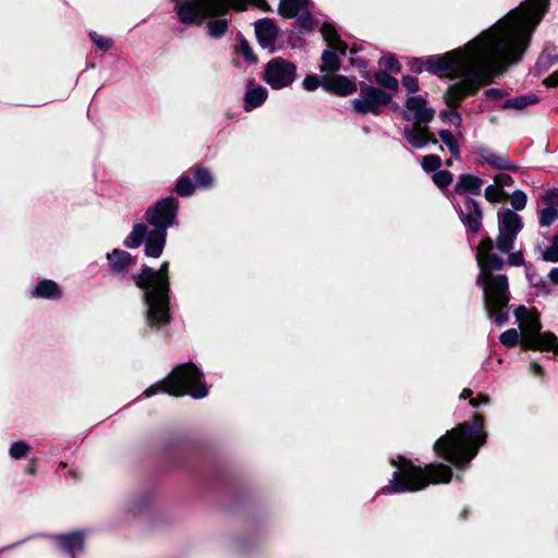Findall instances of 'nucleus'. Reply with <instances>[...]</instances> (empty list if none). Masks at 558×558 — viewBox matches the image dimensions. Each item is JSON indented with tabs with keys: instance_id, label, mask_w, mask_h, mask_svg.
<instances>
[{
	"instance_id": "obj_1",
	"label": "nucleus",
	"mask_w": 558,
	"mask_h": 558,
	"mask_svg": "<svg viewBox=\"0 0 558 558\" xmlns=\"http://www.w3.org/2000/svg\"><path fill=\"white\" fill-rule=\"evenodd\" d=\"M548 4L549 0H526L463 49L428 58L426 69L429 72L439 76L461 77L460 82L447 89L446 104L459 106L464 97L488 84L492 76L518 62Z\"/></svg>"
},
{
	"instance_id": "obj_2",
	"label": "nucleus",
	"mask_w": 558,
	"mask_h": 558,
	"mask_svg": "<svg viewBox=\"0 0 558 558\" xmlns=\"http://www.w3.org/2000/svg\"><path fill=\"white\" fill-rule=\"evenodd\" d=\"M486 434L483 430V418L474 416L473 425L460 424L447 432L434 445L436 453L457 466L468 464L477 453L480 446L485 442Z\"/></svg>"
},
{
	"instance_id": "obj_3",
	"label": "nucleus",
	"mask_w": 558,
	"mask_h": 558,
	"mask_svg": "<svg viewBox=\"0 0 558 558\" xmlns=\"http://www.w3.org/2000/svg\"><path fill=\"white\" fill-rule=\"evenodd\" d=\"M169 262H163L158 270L144 267L135 277L136 286L144 291L147 305L146 319L153 327H159L169 322Z\"/></svg>"
},
{
	"instance_id": "obj_4",
	"label": "nucleus",
	"mask_w": 558,
	"mask_h": 558,
	"mask_svg": "<svg viewBox=\"0 0 558 558\" xmlns=\"http://www.w3.org/2000/svg\"><path fill=\"white\" fill-rule=\"evenodd\" d=\"M452 471L445 464H428L425 469L414 466L410 461L400 459L398 470L393 473L389 485L383 488L385 494L416 492L428 484L449 483Z\"/></svg>"
},
{
	"instance_id": "obj_5",
	"label": "nucleus",
	"mask_w": 558,
	"mask_h": 558,
	"mask_svg": "<svg viewBox=\"0 0 558 558\" xmlns=\"http://www.w3.org/2000/svg\"><path fill=\"white\" fill-rule=\"evenodd\" d=\"M202 373L193 364H183L177 366L172 373L158 386H151L144 391L146 397H151L158 390L180 397L190 395L193 398H204L207 396V388L201 380Z\"/></svg>"
},
{
	"instance_id": "obj_6",
	"label": "nucleus",
	"mask_w": 558,
	"mask_h": 558,
	"mask_svg": "<svg viewBox=\"0 0 558 558\" xmlns=\"http://www.w3.org/2000/svg\"><path fill=\"white\" fill-rule=\"evenodd\" d=\"M514 315L520 328V343L524 349L551 350L558 353V339L551 332H541L542 325L536 310L519 306Z\"/></svg>"
},
{
	"instance_id": "obj_7",
	"label": "nucleus",
	"mask_w": 558,
	"mask_h": 558,
	"mask_svg": "<svg viewBox=\"0 0 558 558\" xmlns=\"http://www.w3.org/2000/svg\"><path fill=\"white\" fill-rule=\"evenodd\" d=\"M478 281L484 290L485 308L488 316L498 325L507 320L501 311L509 302L508 278L505 275H480Z\"/></svg>"
},
{
	"instance_id": "obj_8",
	"label": "nucleus",
	"mask_w": 558,
	"mask_h": 558,
	"mask_svg": "<svg viewBox=\"0 0 558 558\" xmlns=\"http://www.w3.org/2000/svg\"><path fill=\"white\" fill-rule=\"evenodd\" d=\"M145 240V254L148 257H159L166 244V231L154 229L148 232L143 223L135 225L124 244L128 247L135 248Z\"/></svg>"
},
{
	"instance_id": "obj_9",
	"label": "nucleus",
	"mask_w": 558,
	"mask_h": 558,
	"mask_svg": "<svg viewBox=\"0 0 558 558\" xmlns=\"http://www.w3.org/2000/svg\"><path fill=\"white\" fill-rule=\"evenodd\" d=\"M498 228L497 248L501 253H507L513 247L514 239L521 229V219L519 215L510 209L500 210L498 213Z\"/></svg>"
},
{
	"instance_id": "obj_10",
	"label": "nucleus",
	"mask_w": 558,
	"mask_h": 558,
	"mask_svg": "<svg viewBox=\"0 0 558 558\" xmlns=\"http://www.w3.org/2000/svg\"><path fill=\"white\" fill-rule=\"evenodd\" d=\"M295 71L296 69L291 62L275 58L265 65L264 80L272 88H283L294 81Z\"/></svg>"
},
{
	"instance_id": "obj_11",
	"label": "nucleus",
	"mask_w": 558,
	"mask_h": 558,
	"mask_svg": "<svg viewBox=\"0 0 558 558\" xmlns=\"http://www.w3.org/2000/svg\"><path fill=\"white\" fill-rule=\"evenodd\" d=\"M361 93V97L352 102L354 110L359 113H377L380 107L389 104L391 100L389 94L375 87H363Z\"/></svg>"
},
{
	"instance_id": "obj_12",
	"label": "nucleus",
	"mask_w": 558,
	"mask_h": 558,
	"mask_svg": "<svg viewBox=\"0 0 558 558\" xmlns=\"http://www.w3.org/2000/svg\"><path fill=\"white\" fill-rule=\"evenodd\" d=\"M174 215L175 202L172 197H167L146 211V219L155 229L166 231L172 225Z\"/></svg>"
},
{
	"instance_id": "obj_13",
	"label": "nucleus",
	"mask_w": 558,
	"mask_h": 558,
	"mask_svg": "<svg viewBox=\"0 0 558 558\" xmlns=\"http://www.w3.org/2000/svg\"><path fill=\"white\" fill-rule=\"evenodd\" d=\"M476 260L481 275L493 274V270H499L504 266V260L493 252V241L490 238H485L481 241L476 252Z\"/></svg>"
},
{
	"instance_id": "obj_14",
	"label": "nucleus",
	"mask_w": 558,
	"mask_h": 558,
	"mask_svg": "<svg viewBox=\"0 0 558 558\" xmlns=\"http://www.w3.org/2000/svg\"><path fill=\"white\" fill-rule=\"evenodd\" d=\"M405 107L404 119L413 120L414 123L427 124L435 116V110L427 107L426 100L420 96L410 97Z\"/></svg>"
},
{
	"instance_id": "obj_15",
	"label": "nucleus",
	"mask_w": 558,
	"mask_h": 558,
	"mask_svg": "<svg viewBox=\"0 0 558 558\" xmlns=\"http://www.w3.org/2000/svg\"><path fill=\"white\" fill-rule=\"evenodd\" d=\"M424 123H413L403 130L405 141L414 148L422 149L428 143L437 144V140L433 133L428 131Z\"/></svg>"
},
{
	"instance_id": "obj_16",
	"label": "nucleus",
	"mask_w": 558,
	"mask_h": 558,
	"mask_svg": "<svg viewBox=\"0 0 558 558\" xmlns=\"http://www.w3.org/2000/svg\"><path fill=\"white\" fill-rule=\"evenodd\" d=\"M323 87L338 96H348L356 90V84L354 81L343 75H332L327 77L323 82Z\"/></svg>"
},
{
	"instance_id": "obj_17",
	"label": "nucleus",
	"mask_w": 558,
	"mask_h": 558,
	"mask_svg": "<svg viewBox=\"0 0 558 558\" xmlns=\"http://www.w3.org/2000/svg\"><path fill=\"white\" fill-rule=\"evenodd\" d=\"M461 217L463 222L470 228L471 231L475 233L480 231L483 213L476 202L466 199L464 203V208L461 210Z\"/></svg>"
},
{
	"instance_id": "obj_18",
	"label": "nucleus",
	"mask_w": 558,
	"mask_h": 558,
	"mask_svg": "<svg viewBox=\"0 0 558 558\" xmlns=\"http://www.w3.org/2000/svg\"><path fill=\"white\" fill-rule=\"evenodd\" d=\"M255 32L259 44L264 48L271 47L277 37V27L269 20H263L256 23Z\"/></svg>"
},
{
	"instance_id": "obj_19",
	"label": "nucleus",
	"mask_w": 558,
	"mask_h": 558,
	"mask_svg": "<svg viewBox=\"0 0 558 558\" xmlns=\"http://www.w3.org/2000/svg\"><path fill=\"white\" fill-rule=\"evenodd\" d=\"M267 98V90L262 86L248 88L245 94V105L244 108L246 111H251L252 109L259 107Z\"/></svg>"
},
{
	"instance_id": "obj_20",
	"label": "nucleus",
	"mask_w": 558,
	"mask_h": 558,
	"mask_svg": "<svg viewBox=\"0 0 558 558\" xmlns=\"http://www.w3.org/2000/svg\"><path fill=\"white\" fill-rule=\"evenodd\" d=\"M308 0H281L279 13L288 19L294 17L302 10L306 9Z\"/></svg>"
},
{
	"instance_id": "obj_21",
	"label": "nucleus",
	"mask_w": 558,
	"mask_h": 558,
	"mask_svg": "<svg viewBox=\"0 0 558 558\" xmlns=\"http://www.w3.org/2000/svg\"><path fill=\"white\" fill-rule=\"evenodd\" d=\"M58 544L64 550L75 553L83 547L84 536L82 533H71L66 535H60L57 537Z\"/></svg>"
},
{
	"instance_id": "obj_22",
	"label": "nucleus",
	"mask_w": 558,
	"mask_h": 558,
	"mask_svg": "<svg viewBox=\"0 0 558 558\" xmlns=\"http://www.w3.org/2000/svg\"><path fill=\"white\" fill-rule=\"evenodd\" d=\"M320 32L330 48L339 51L341 54L345 53L347 45L338 38L337 33L331 25L324 24Z\"/></svg>"
},
{
	"instance_id": "obj_23",
	"label": "nucleus",
	"mask_w": 558,
	"mask_h": 558,
	"mask_svg": "<svg viewBox=\"0 0 558 558\" xmlns=\"http://www.w3.org/2000/svg\"><path fill=\"white\" fill-rule=\"evenodd\" d=\"M108 260L112 269L120 271L132 263V256L125 251L113 250L112 253L108 254Z\"/></svg>"
},
{
	"instance_id": "obj_24",
	"label": "nucleus",
	"mask_w": 558,
	"mask_h": 558,
	"mask_svg": "<svg viewBox=\"0 0 558 558\" xmlns=\"http://www.w3.org/2000/svg\"><path fill=\"white\" fill-rule=\"evenodd\" d=\"M34 295L37 298L54 299L59 298L61 293L54 281L44 280L37 286Z\"/></svg>"
},
{
	"instance_id": "obj_25",
	"label": "nucleus",
	"mask_w": 558,
	"mask_h": 558,
	"mask_svg": "<svg viewBox=\"0 0 558 558\" xmlns=\"http://www.w3.org/2000/svg\"><path fill=\"white\" fill-rule=\"evenodd\" d=\"M482 180L477 177L471 174H463L460 177L459 182L457 183V191H469L472 193H480L482 187Z\"/></svg>"
},
{
	"instance_id": "obj_26",
	"label": "nucleus",
	"mask_w": 558,
	"mask_h": 558,
	"mask_svg": "<svg viewBox=\"0 0 558 558\" xmlns=\"http://www.w3.org/2000/svg\"><path fill=\"white\" fill-rule=\"evenodd\" d=\"M322 60L324 62L320 71H330L335 72L340 68V61L336 53V51L326 50L323 52Z\"/></svg>"
},
{
	"instance_id": "obj_27",
	"label": "nucleus",
	"mask_w": 558,
	"mask_h": 558,
	"mask_svg": "<svg viewBox=\"0 0 558 558\" xmlns=\"http://www.w3.org/2000/svg\"><path fill=\"white\" fill-rule=\"evenodd\" d=\"M440 140L445 143V145L449 148L451 155L456 158L459 157V144L454 137V135L448 130H441L439 132Z\"/></svg>"
},
{
	"instance_id": "obj_28",
	"label": "nucleus",
	"mask_w": 558,
	"mask_h": 558,
	"mask_svg": "<svg viewBox=\"0 0 558 558\" xmlns=\"http://www.w3.org/2000/svg\"><path fill=\"white\" fill-rule=\"evenodd\" d=\"M207 26L209 35L218 38L227 31L228 22L225 19H217L210 21Z\"/></svg>"
},
{
	"instance_id": "obj_29",
	"label": "nucleus",
	"mask_w": 558,
	"mask_h": 558,
	"mask_svg": "<svg viewBox=\"0 0 558 558\" xmlns=\"http://www.w3.org/2000/svg\"><path fill=\"white\" fill-rule=\"evenodd\" d=\"M375 81L385 88L396 90L398 89L399 83L397 78L387 74L386 72H378L375 75Z\"/></svg>"
},
{
	"instance_id": "obj_30",
	"label": "nucleus",
	"mask_w": 558,
	"mask_h": 558,
	"mask_svg": "<svg viewBox=\"0 0 558 558\" xmlns=\"http://www.w3.org/2000/svg\"><path fill=\"white\" fill-rule=\"evenodd\" d=\"M484 160H485L486 163H488L489 166H492L493 168H496V169H508V170H513L514 169V167L511 166L508 162V160H506L501 156H496L494 154H489V155L484 157Z\"/></svg>"
},
{
	"instance_id": "obj_31",
	"label": "nucleus",
	"mask_w": 558,
	"mask_h": 558,
	"mask_svg": "<svg viewBox=\"0 0 558 558\" xmlns=\"http://www.w3.org/2000/svg\"><path fill=\"white\" fill-rule=\"evenodd\" d=\"M505 194L502 189L494 182V184L488 185L485 190V197L488 202L497 203L504 198Z\"/></svg>"
},
{
	"instance_id": "obj_32",
	"label": "nucleus",
	"mask_w": 558,
	"mask_h": 558,
	"mask_svg": "<svg viewBox=\"0 0 558 558\" xmlns=\"http://www.w3.org/2000/svg\"><path fill=\"white\" fill-rule=\"evenodd\" d=\"M558 219V211L553 206H547L541 215L539 222L542 226L547 227Z\"/></svg>"
},
{
	"instance_id": "obj_33",
	"label": "nucleus",
	"mask_w": 558,
	"mask_h": 558,
	"mask_svg": "<svg viewBox=\"0 0 558 558\" xmlns=\"http://www.w3.org/2000/svg\"><path fill=\"white\" fill-rule=\"evenodd\" d=\"M500 342L507 347H514L519 342V332L515 329H508L500 335Z\"/></svg>"
},
{
	"instance_id": "obj_34",
	"label": "nucleus",
	"mask_w": 558,
	"mask_h": 558,
	"mask_svg": "<svg viewBox=\"0 0 558 558\" xmlns=\"http://www.w3.org/2000/svg\"><path fill=\"white\" fill-rule=\"evenodd\" d=\"M441 165L440 157L436 155H427L422 160V167L425 171H435Z\"/></svg>"
},
{
	"instance_id": "obj_35",
	"label": "nucleus",
	"mask_w": 558,
	"mask_h": 558,
	"mask_svg": "<svg viewBox=\"0 0 558 558\" xmlns=\"http://www.w3.org/2000/svg\"><path fill=\"white\" fill-rule=\"evenodd\" d=\"M29 450V446L24 441H16L10 448V456L14 459H21Z\"/></svg>"
},
{
	"instance_id": "obj_36",
	"label": "nucleus",
	"mask_w": 558,
	"mask_h": 558,
	"mask_svg": "<svg viewBox=\"0 0 558 558\" xmlns=\"http://www.w3.org/2000/svg\"><path fill=\"white\" fill-rule=\"evenodd\" d=\"M434 183L444 189L452 182V175L448 171H438L433 175Z\"/></svg>"
},
{
	"instance_id": "obj_37",
	"label": "nucleus",
	"mask_w": 558,
	"mask_h": 558,
	"mask_svg": "<svg viewBox=\"0 0 558 558\" xmlns=\"http://www.w3.org/2000/svg\"><path fill=\"white\" fill-rule=\"evenodd\" d=\"M177 191L181 195L189 196L193 193L194 187L189 178H181L177 184Z\"/></svg>"
},
{
	"instance_id": "obj_38",
	"label": "nucleus",
	"mask_w": 558,
	"mask_h": 558,
	"mask_svg": "<svg viewBox=\"0 0 558 558\" xmlns=\"http://www.w3.org/2000/svg\"><path fill=\"white\" fill-rule=\"evenodd\" d=\"M380 65L390 71H393V72H399L401 69L398 60L393 56H390V54L381 57Z\"/></svg>"
},
{
	"instance_id": "obj_39",
	"label": "nucleus",
	"mask_w": 558,
	"mask_h": 558,
	"mask_svg": "<svg viewBox=\"0 0 558 558\" xmlns=\"http://www.w3.org/2000/svg\"><path fill=\"white\" fill-rule=\"evenodd\" d=\"M440 118L445 123H448L457 128H459L462 122L461 116L456 111L444 112L441 113Z\"/></svg>"
},
{
	"instance_id": "obj_40",
	"label": "nucleus",
	"mask_w": 558,
	"mask_h": 558,
	"mask_svg": "<svg viewBox=\"0 0 558 558\" xmlns=\"http://www.w3.org/2000/svg\"><path fill=\"white\" fill-rule=\"evenodd\" d=\"M195 179L199 186H209L213 182V178L207 170L197 169L195 170Z\"/></svg>"
},
{
	"instance_id": "obj_41",
	"label": "nucleus",
	"mask_w": 558,
	"mask_h": 558,
	"mask_svg": "<svg viewBox=\"0 0 558 558\" xmlns=\"http://www.w3.org/2000/svg\"><path fill=\"white\" fill-rule=\"evenodd\" d=\"M92 40L95 43V45L102 50L110 49L112 46V41L110 38L105 37L102 35L93 33L90 34Z\"/></svg>"
},
{
	"instance_id": "obj_42",
	"label": "nucleus",
	"mask_w": 558,
	"mask_h": 558,
	"mask_svg": "<svg viewBox=\"0 0 558 558\" xmlns=\"http://www.w3.org/2000/svg\"><path fill=\"white\" fill-rule=\"evenodd\" d=\"M526 204V195L521 191H515L511 195V205L517 210L523 209Z\"/></svg>"
},
{
	"instance_id": "obj_43",
	"label": "nucleus",
	"mask_w": 558,
	"mask_h": 558,
	"mask_svg": "<svg viewBox=\"0 0 558 558\" xmlns=\"http://www.w3.org/2000/svg\"><path fill=\"white\" fill-rule=\"evenodd\" d=\"M534 102V100H529L526 97H519L508 100L505 104V107L507 108H514V109H523L529 104Z\"/></svg>"
},
{
	"instance_id": "obj_44",
	"label": "nucleus",
	"mask_w": 558,
	"mask_h": 558,
	"mask_svg": "<svg viewBox=\"0 0 558 558\" xmlns=\"http://www.w3.org/2000/svg\"><path fill=\"white\" fill-rule=\"evenodd\" d=\"M402 84L409 93H414L418 90V83L416 77L414 76L405 75L402 78Z\"/></svg>"
},
{
	"instance_id": "obj_45",
	"label": "nucleus",
	"mask_w": 558,
	"mask_h": 558,
	"mask_svg": "<svg viewBox=\"0 0 558 558\" xmlns=\"http://www.w3.org/2000/svg\"><path fill=\"white\" fill-rule=\"evenodd\" d=\"M543 257L548 262H558V245L554 242V244L544 252Z\"/></svg>"
},
{
	"instance_id": "obj_46",
	"label": "nucleus",
	"mask_w": 558,
	"mask_h": 558,
	"mask_svg": "<svg viewBox=\"0 0 558 558\" xmlns=\"http://www.w3.org/2000/svg\"><path fill=\"white\" fill-rule=\"evenodd\" d=\"M303 87L306 89V90H315L318 86H319V80L317 76L315 75H310V76H306L304 80H303Z\"/></svg>"
},
{
	"instance_id": "obj_47",
	"label": "nucleus",
	"mask_w": 558,
	"mask_h": 558,
	"mask_svg": "<svg viewBox=\"0 0 558 558\" xmlns=\"http://www.w3.org/2000/svg\"><path fill=\"white\" fill-rule=\"evenodd\" d=\"M495 183L498 184L501 189L504 186H509L512 184V178L509 174L506 173H499L494 179Z\"/></svg>"
},
{
	"instance_id": "obj_48",
	"label": "nucleus",
	"mask_w": 558,
	"mask_h": 558,
	"mask_svg": "<svg viewBox=\"0 0 558 558\" xmlns=\"http://www.w3.org/2000/svg\"><path fill=\"white\" fill-rule=\"evenodd\" d=\"M545 202L548 206L556 208L558 206V191H548L544 196Z\"/></svg>"
},
{
	"instance_id": "obj_49",
	"label": "nucleus",
	"mask_w": 558,
	"mask_h": 558,
	"mask_svg": "<svg viewBox=\"0 0 558 558\" xmlns=\"http://www.w3.org/2000/svg\"><path fill=\"white\" fill-rule=\"evenodd\" d=\"M489 398L486 395H478L476 398L470 399V404L474 408L478 407L480 404H486L488 403Z\"/></svg>"
},
{
	"instance_id": "obj_50",
	"label": "nucleus",
	"mask_w": 558,
	"mask_h": 558,
	"mask_svg": "<svg viewBox=\"0 0 558 558\" xmlns=\"http://www.w3.org/2000/svg\"><path fill=\"white\" fill-rule=\"evenodd\" d=\"M509 263L514 266H519L523 263L521 253H514L509 256Z\"/></svg>"
},
{
	"instance_id": "obj_51",
	"label": "nucleus",
	"mask_w": 558,
	"mask_h": 558,
	"mask_svg": "<svg viewBox=\"0 0 558 558\" xmlns=\"http://www.w3.org/2000/svg\"><path fill=\"white\" fill-rule=\"evenodd\" d=\"M545 83L550 86H558V71L554 72L551 75H549Z\"/></svg>"
},
{
	"instance_id": "obj_52",
	"label": "nucleus",
	"mask_w": 558,
	"mask_h": 558,
	"mask_svg": "<svg viewBox=\"0 0 558 558\" xmlns=\"http://www.w3.org/2000/svg\"><path fill=\"white\" fill-rule=\"evenodd\" d=\"M549 278H550V280H551L554 283H557V284H558V268H554V269L549 272Z\"/></svg>"
},
{
	"instance_id": "obj_53",
	"label": "nucleus",
	"mask_w": 558,
	"mask_h": 558,
	"mask_svg": "<svg viewBox=\"0 0 558 558\" xmlns=\"http://www.w3.org/2000/svg\"><path fill=\"white\" fill-rule=\"evenodd\" d=\"M531 368H532V371H533V373L535 375H541L542 374V367L537 363H535V362L532 363L531 364Z\"/></svg>"
},
{
	"instance_id": "obj_54",
	"label": "nucleus",
	"mask_w": 558,
	"mask_h": 558,
	"mask_svg": "<svg viewBox=\"0 0 558 558\" xmlns=\"http://www.w3.org/2000/svg\"><path fill=\"white\" fill-rule=\"evenodd\" d=\"M243 53L246 56V58H251L252 51L250 47L246 44L241 45Z\"/></svg>"
},
{
	"instance_id": "obj_55",
	"label": "nucleus",
	"mask_w": 558,
	"mask_h": 558,
	"mask_svg": "<svg viewBox=\"0 0 558 558\" xmlns=\"http://www.w3.org/2000/svg\"><path fill=\"white\" fill-rule=\"evenodd\" d=\"M472 395V391L470 389H463L460 393V399H468Z\"/></svg>"
},
{
	"instance_id": "obj_56",
	"label": "nucleus",
	"mask_w": 558,
	"mask_h": 558,
	"mask_svg": "<svg viewBox=\"0 0 558 558\" xmlns=\"http://www.w3.org/2000/svg\"><path fill=\"white\" fill-rule=\"evenodd\" d=\"M486 94L490 97H497V96H500V92L497 90V89H489L486 92Z\"/></svg>"
},
{
	"instance_id": "obj_57",
	"label": "nucleus",
	"mask_w": 558,
	"mask_h": 558,
	"mask_svg": "<svg viewBox=\"0 0 558 558\" xmlns=\"http://www.w3.org/2000/svg\"><path fill=\"white\" fill-rule=\"evenodd\" d=\"M555 243L558 245V234L555 236Z\"/></svg>"
},
{
	"instance_id": "obj_58",
	"label": "nucleus",
	"mask_w": 558,
	"mask_h": 558,
	"mask_svg": "<svg viewBox=\"0 0 558 558\" xmlns=\"http://www.w3.org/2000/svg\"><path fill=\"white\" fill-rule=\"evenodd\" d=\"M446 165H447V166H451V161H450V160H447V161H446Z\"/></svg>"
}]
</instances>
